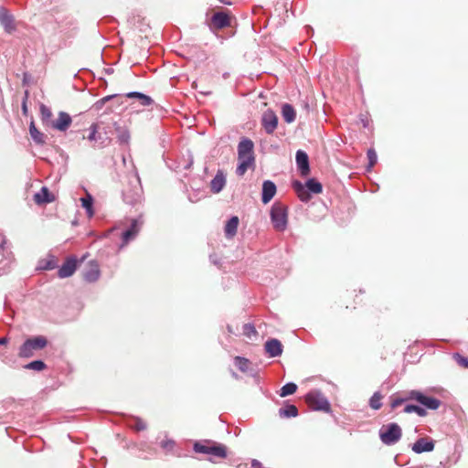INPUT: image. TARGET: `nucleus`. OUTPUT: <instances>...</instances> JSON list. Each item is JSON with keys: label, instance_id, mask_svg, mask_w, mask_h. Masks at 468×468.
<instances>
[{"label": "nucleus", "instance_id": "14", "mask_svg": "<svg viewBox=\"0 0 468 468\" xmlns=\"http://www.w3.org/2000/svg\"><path fill=\"white\" fill-rule=\"evenodd\" d=\"M143 221L133 219L131 228L122 233L123 244H127L131 239H134L139 233Z\"/></svg>", "mask_w": 468, "mask_h": 468}, {"label": "nucleus", "instance_id": "34", "mask_svg": "<svg viewBox=\"0 0 468 468\" xmlns=\"http://www.w3.org/2000/svg\"><path fill=\"white\" fill-rule=\"evenodd\" d=\"M306 187L308 192H313L314 194H320L323 190L322 184L316 181L314 178H311L306 182Z\"/></svg>", "mask_w": 468, "mask_h": 468}, {"label": "nucleus", "instance_id": "26", "mask_svg": "<svg viewBox=\"0 0 468 468\" xmlns=\"http://www.w3.org/2000/svg\"><path fill=\"white\" fill-rule=\"evenodd\" d=\"M29 133L32 137V139L35 141L37 144H45V135L41 132L37 130V128L35 125L34 121L30 122L29 125Z\"/></svg>", "mask_w": 468, "mask_h": 468}, {"label": "nucleus", "instance_id": "47", "mask_svg": "<svg viewBox=\"0 0 468 468\" xmlns=\"http://www.w3.org/2000/svg\"><path fill=\"white\" fill-rule=\"evenodd\" d=\"M221 3L225 4V5H231V1L230 0H219Z\"/></svg>", "mask_w": 468, "mask_h": 468}, {"label": "nucleus", "instance_id": "12", "mask_svg": "<svg viewBox=\"0 0 468 468\" xmlns=\"http://www.w3.org/2000/svg\"><path fill=\"white\" fill-rule=\"evenodd\" d=\"M296 163L300 173L303 176H306L310 173L309 159L305 152L298 150L296 153Z\"/></svg>", "mask_w": 468, "mask_h": 468}, {"label": "nucleus", "instance_id": "30", "mask_svg": "<svg viewBox=\"0 0 468 468\" xmlns=\"http://www.w3.org/2000/svg\"><path fill=\"white\" fill-rule=\"evenodd\" d=\"M234 362L236 367L243 373H247L250 369V361L242 356H235Z\"/></svg>", "mask_w": 468, "mask_h": 468}, {"label": "nucleus", "instance_id": "7", "mask_svg": "<svg viewBox=\"0 0 468 468\" xmlns=\"http://www.w3.org/2000/svg\"><path fill=\"white\" fill-rule=\"evenodd\" d=\"M410 399L432 410L439 409L441 404L440 399L427 396L420 390H410Z\"/></svg>", "mask_w": 468, "mask_h": 468}, {"label": "nucleus", "instance_id": "25", "mask_svg": "<svg viewBox=\"0 0 468 468\" xmlns=\"http://www.w3.org/2000/svg\"><path fill=\"white\" fill-rule=\"evenodd\" d=\"M282 114L284 121L288 123L292 122L296 117V112L291 104L285 103L282 108Z\"/></svg>", "mask_w": 468, "mask_h": 468}, {"label": "nucleus", "instance_id": "36", "mask_svg": "<svg viewBox=\"0 0 468 468\" xmlns=\"http://www.w3.org/2000/svg\"><path fill=\"white\" fill-rule=\"evenodd\" d=\"M382 395L379 392H375L370 399L369 405L373 410H379L382 406Z\"/></svg>", "mask_w": 468, "mask_h": 468}, {"label": "nucleus", "instance_id": "1", "mask_svg": "<svg viewBox=\"0 0 468 468\" xmlns=\"http://www.w3.org/2000/svg\"><path fill=\"white\" fill-rule=\"evenodd\" d=\"M239 165L237 174L242 176L247 170L254 165L253 143L250 139L242 140L238 146Z\"/></svg>", "mask_w": 468, "mask_h": 468}, {"label": "nucleus", "instance_id": "20", "mask_svg": "<svg viewBox=\"0 0 468 468\" xmlns=\"http://www.w3.org/2000/svg\"><path fill=\"white\" fill-rule=\"evenodd\" d=\"M0 23L6 32L11 33L15 30L14 19L5 8H0Z\"/></svg>", "mask_w": 468, "mask_h": 468}, {"label": "nucleus", "instance_id": "5", "mask_svg": "<svg viewBox=\"0 0 468 468\" xmlns=\"http://www.w3.org/2000/svg\"><path fill=\"white\" fill-rule=\"evenodd\" d=\"M305 402L310 409L324 412L331 411V405L320 391H311L305 396Z\"/></svg>", "mask_w": 468, "mask_h": 468}, {"label": "nucleus", "instance_id": "4", "mask_svg": "<svg viewBox=\"0 0 468 468\" xmlns=\"http://www.w3.org/2000/svg\"><path fill=\"white\" fill-rule=\"evenodd\" d=\"M47 345L48 340L45 336L39 335L29 338L20 346L18 356L26 358L31 357L34 356L35 351L45 348Z\"/></svg>", "mask_w": 468, "mask_h": 468}, {"label": "nucleus", "instance_id": "8", "mask_svg": "<svg viewBox=\"0 0 468 468\" xmlns=\"http://www.w3.org/2000/svg\"><path fill=\"white\" fill-rule=\"evenodd\" d=\"M231 19L229 11H218L212 15L209 27L212 30L222 29L230 26Z\"/></svg>", "mask_w": 468, "mask_h": 468}, {"label": "nucleus", "instance_id": "13", "mask_svg": "<svg viewBox=\"0 0 468 468\" xmlns=\"http://www.w3.org/2000/svg\"><path fill=\"white\" fill-rule=\"evenodd\" d=\"M277 188L272 181L266 180L262 184V196L261 201L263 204H268L275 196Z\"/></svg>", "mask_w": 468, "mask_h": 468}, {"label": "nucleus", "instance_id": "22", "mask_svg": "<svg viewBox=\"0 0 468 468\" xmlns=\"http://www.w3.org/2000/svg\"><path fill=\"white\" fill-rule=\"evenodd\" d=\"M292 187L294 189V191L296 192L298 197L303 201V202H307L310 200L311 198V195L309 194L308 192V189L306 187V186L303 185L301 182L299 181H294L292 183Z\"/></svg>", "mask_w": 468, "mask_h": 468}, {"label": "nucleus", "instance_id": "39", "mask_svg": "<svg viewBox=\"0 0 468 468\" xmlns=\"http://www.w3.org/2000/svg\"><path fill=\"white\" fill-rule=\"evenodd\" d=\"M367 159H368V170H369L377 164L378 156H377L375 150L372 148L367 150Z\"/></svg>", "mask_w": 468, "mask_h": 468}, {"label": "nucleus", "instance_id": "41", "mask_svg": "<svg viewBox=\"0 0 468 468\" xmlns=\"http://www.w3.org/2000/svg\"><path fill=\"white\" fill-rule=\"evenodd\" d=\"M453 357L459 366L463 367V368H468V358L463 357L459 354H455Z\"/></svg>", "mask_w": 468, "mask_h": 468}, {"label": "nucleus", "instance_id": "17", "mask_svg": "<svg viewBox=\"0 0 468 468\" xmlns=\"http://www.w3.org/2000/svg\"><path fill=\"white\" fill-rule=\"evenodd\" d=\"M265 351L271 357L279 356L282 353V345L278 339H271L265 343Z\"/></svg>", "mask_w": 468, "mask_h": 468}, {"label": "nucleus", "instance_id": "2", "mask_svg": "<svg viewBox=\"0 0 468 468\" xmlns=\"http://www.w3.org/2000/svg\"><path fill=\"white\" fill-rule=\"evenodd\" d=\"M194 451L198 453L208 454L219 459H225L228 452L225 445L211 441L196 442L194 444Z\"/></svg>", "mask_w": 468, "mask_h": 468}, {"label": "nucleus", "instance_id": "3", "mask_svg": "<svg viewBox=\"0 0 468 468\" xmlns=\"http://www.w3.org/2000/svg\"><path fill=\"white\" fill-rule=\"evenodd\" d=\"M271 220L276 230L283 231L288 223L287 207L281 202H275L271 209Z\"/></svg>", "mask_w": 468, "mask_h": 468}, {"label": "nucleus", "instance_id": "21", "mask_svg": "<svg viewBox=\"0 0 468 468\" xmlns=\"http://www.w3.org/2000/svg\"><path fill=\"white\" fill-rule=\"evenodd\" d=\"M239 219L233 216L225 225L224 231L228 239L233 238L237 234Z\"/></svg>", "mask_w": 468, "mask_h": 468}, {"label": "nucleus", "instance_id": "6", "mask_svg": "<svg viewBox=\"0 0 468 468\" xmlns=\"http://www.w3.org/2000/svg\"><path fill=\"white\" fill-rule=\"evenodd\" d=\"M402 431L397 423H389L381 428L379 437L386 445H392L399 441Z\"/></svg>", "mask_w": 468, "mask_h": 468}, {"label": "nucleus", "instance_id": "35", "mask_svg": "<svg viewBox=\"0 0 468 468\" xmlns=\"http://www.w3.org/2000/svg\"><path fill=\"white\" fill-rule=\"evenodd\" d=\"M297 390V385L294 383H287L285 384L280 390L281 397H286L289 395H292Z\"/></svg>", "mask_w": 468, "mask_h": 468}, {"label": "nucleus", "instance_id": "31", "mask_svg": "<svg viewBox=\"0 0 468 468\" xmlns=\"http://www.w3.org/2000/svg\"><path fill=\"white\" fill-rule=\"evenodd\" d=\"M279 414L282 418L296 417L298 415V410L294 405H286L284 408L279 410Z\"/></svg>", "mask_w": 468, "mask_h": 468}, {"label": "nucleus", "instance_id": "18", "mask_svg": "<svg viewBox=\"0 0 468 468\" xmlns=\"http://www.w3.org/2000/svg\"><path fill=\"white\" fill-rule=\"evenodd\" d=\"M226 185V178L223 171L218 170L210 182V189L213 193H219Z\"/></svg>", "mask_w": 468, "mask_h": 468}, {"label": "nucleus", "instance_id": "19", "mask_svg": "<svg viewBox=\"0 0 468 468\" xmlns=\"http://www.w3.org/2000/svg\"><path fill=\"white\" fill-rule=\"evenodd\" d=\"M434 449V442L428 441L427 439H419L412 446V451L416 453H421L424 452H431Z\"/></svg>", "mask_w": 468, "mask_h": 468}, {"label": "nucleus", "instance_id": "33", "mask_svg": "<svg viewBox=\"0 0 468 468\" xmlns=\"http://www.w3.org/2000/svg\"><path fill=\"white\" fill-rule=\"evenodd\" d=\"M410 400H412V399H410V391H408L402 396L392 398L390 406L392 409H396L399 406L402 405L403 403L410 401Z\"/></svg>", "mask_w": 468, "mask_h": 468}, {"label": "nucleus", "instance_id": "42", "mask_svg": "<svg viewBox=\"0 0 468 468\" xmlns=\"http://www.w3.org/2000/svg\"><path fill=\"white\" fill-rule=\"evenodd\" d=\"M133 428L136 431H144L147 428V424L142 419L136 418L134 420Z\"/></svg>", "mask_w": 468, "mask_h": 468}, {"label": "nucleus", "instance_id": "38", "mask_svg": "<svg viewBox=\"0 0 468 468\" xmlns=\"http://www.w3.org/2000/svg\"><path fill=\"white\" fill-rule=\"evenodd\" d=\"M160 446L165 452H172L175 449L176 442L171 439H164L160 441Z\"/></svg>", "mask_w": 468, "mask_h": 468}, {"label": "nucleus", "instance_id": "10", "mask_svg": "<svg viewBox=\"0 0 468 468\" xmlns=\"http://www.w3.org/2000/svg\"><path fill=\"white\" fill-rule=\"evenodd\" d=\"M71 123V116L68 112H59L57 119L50 122L48 128L58 130L59 132H66Z\"/></svg>", "mask_w": 468, "mask_h": 468}, {"label": "nucleus", "instance_id": "27", "mask_svg": "<svg viewBox=\"0 0 468 468\" xmlns=\"http://www.w3.org/2000/svg\"><path fill=\"white\" fill-rule=\"evenodd\" d=\"M127 98L137 99L139 103L143 106H148L153 103L152 98L140 92H129L126 94Z\"/></svg>", "mask_w": 468, "mask_h": 468}, {"label": "nucleus", "instance_id": "23", "mask_svg": "<svg viewBox=\"0 0 468 468\" xmlns=\"http://www.w3.org/2000/svg\"><path fill=\"white\" fill-rule=\"evenodd\" d=\"M114 129L117 133L118 141L121 144H127L130 141V133L124 126H121L119 123H114Z\"/></svg>", "mask_w": 468, "mask_h": 468}, {"label": "nucleus", "instance_id": "9", "mask_svg": "<svg viewBox=\"0 0 468 468\" xmlns=\"http://www.w3.org/2000/svg\"><path fill=\"white\" fill-rule=\"evenodd\" d=\"M364 292L360 290L358 292L354 291L342 300V306L346 309L351 308L356 310L357 306H362L364 303Z\"/></svg>", "mask_w": 468, "mask_h": 468}, {"label": "nucleus", "instance_id": "45", "mask_svg": "<svg viewBox=\"0 0 468 468\" xmlns=\"http://www.w3.org/2000/svg\"><path fill=\"white\" fill-rule=\"evenodd\" d=\"M8 342L6 337L0 338V345H6Z\"/></svg>", "mask_w": 468, "mask_h": 468}, {"label": "nucleus", "instance_id": "40", "mask_svg": "<svg viewBox=\"0 0 468 468\" xmlns=\"http://www.w3.org/2000/svg\"><path fill=\"white\" fill-rule=\"evenodd\" d=\"M243 334L248 336L249 338H251V336H254L257 335V331L255 327L250 324H246L243 326Z\"/></svg>", "mask_w": 468, "mask_h": 468}, {"label": "nucleus", "instance_id": "11", "mask_svg": "<svg viewBox=\"0 0 468 468\" xmlns=\"http://www.w3.org/2000/svg\"><path fill=\"white\" fill-rule=\"evenodd\" d=\"M261 123L266 133L271 134L277 128L278 117L273 111L267 110L262 114Z\"/></svg>", "mask_w": 468, "mask_h": 468}, {"label": "nucleus", "instance_id": "46", "mask_svg": "<svg viewBox=\"0 0 468 468\" xmlns=\"http://www.w3.org/2000/svg\"><path fill=\"white\" fill-rule=\"evenodd\" d=\"M55 266L53 263L48 262V265L45 267V269H53Z\"/></svg>", "mask_w": 468, "mask_h": 468}, {"label": "nucleus", "instance_id": "44", "mask_svg": "<svg viewBox=\"0 0 468 468\" xmlns=\"http://www.w3.org/2000/svg\"><path fill=\"white\" fill-rule=\"evenodd\" d=\"M27 98H28V92L26 91L25 98H24V101H23V103H22V112H23V113L25 115H27Z\"/></svg>", "mask_w": 468, "mask_h": 468}, {"label": "nucleus", "instance_id": "32", "mask_svg": "<svg viewBox=\"0 0 468 468\" xmlns=\"http://www.w3.org/2000/svg\"><path fill=\"white\" fill-rule=\"evenodd\" d=\"M403 411L405 413H416L417 415L420 416V417H424L427 415V411L425 409L418 406V405H413V404H407L405 407H404V410Z\"/></svg>", "mask_w": 468, "mask_h": 468}, {"label": "nucleus", "instance_id": "29", "mask_svg": "<svg viewBox=\"0 0 468 468\" xmlns=\"http://www.w3.org/2000/svg\"><path fill=\"white\" fill-rule=\"evenodd\" d=\"M81 206L86 209L89 218L93 217L94 210L92 207L93 198L90 194L87 193L85 197L80 198Z\"/></svg>", "mask_w": 468, "mask_h": 468}, {"label": "nucleus", "instance_id": "24", "mask_svg": "<svg viewBox=\"0 0 468 468\" xmlns=\"http://www.w3.org/2000/svg\"><path fill=\"white\" fill-rule=\"evenodd\" d=\"M89 268V271L84 273V277L88 282H94L100 276L99 265L95 261H90Z\"/></svg>", "mask_w": 468, "mask_h": 468}, {"label": "nucleus", "instance_id": "15", "mask_svg": "<svg viewBox=\"0 0 468 468\" xmlns=\"http://www.w3.org/2000/svg\"><path fill=\"white\" fill-rule=\"evenodd\" d=\"M37 205L51 203L55 200V196L49 192L48 188L43 186L39 192L36 193L33 197Z\"/></svg>", "mask_w": 468, "mask_h": 468}, {"label": "nucleus", "instance_id": "37", "mask_svg": "<svg viewBox=\"0 0 468 468\" xmlns=\"http://www.w3.org/2000/svg\"><path fill=\"white\" fill-rule=\"evenodd\" d=\"M25 368L36 371H42L46 368V364L41 360H36L27 364L25 366Z\"/></svg>", "mask_w": 468, "mask_h": 468}, {"label": "nucleus", "instance_id": "28", "mask_svg": "<svg viewBox=\"0 0 468 468\" xmlns=\"http://www.w3.org/2000/svg\"><path fill=\"white\" fill-rule=\"evenodd\" d=\"M52 115L53 114H52L51 110L48 107H47L45 104L42 103L40 105V116H41V121L46 127H48L50 122L53 121Z\"/></svg>", "mask_w": 468, "mask_h": 468}, {"label": "nucleus", "instance_id": "43", "mask_svg": "<svg viewBox=\"0 0 468 468\" xmlns=\"http://www.w3.org/2000/svg\"><path fill=\"white\" fill-rule=\"evenodd\" d=\"M90 134L88 135V140L90 141H95L97 138H96V134L98 133V125L96 123H93L90 128Z\"/></svg>", "mask_w": 468, "mask_h": 468}, {"label": "nucleus", "instance_id": "16", "mask_svg": "<svg viewBox=\"0 0 468 468\" xmlns=\"http://www.w3.org/2000/svg\"><path fill=\"white\" fill-rule=\"evenodd\" d=\"M77 261L74 259H68L58 271L59 278L70 277L76 271Z\"/></svg>", "mask_w": 468, "mask_h": 468}]
</instances>
